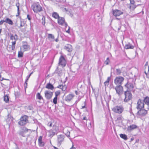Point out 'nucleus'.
<instances>
[{"mask_svg":"<svg viewBox=\"0 0 149 149\" xmlns=\"http://www.w3.org/2000/svg\"><path fill=\"white\" fill-rule=\"evenodd\" d=\"M1 30H2L1 29H0V33H1Z\"/></svg>","mask_w":149,"mask_h":149,"instance_id":"57","label":"nucleus"},{"mask_svg":"<svg viewBox=\"0 0 149 149\" xmlns=\"http://www.w3.org/2000/svg\"><path fill=\"white\" fill-rule=\"evenodd\" d=\"M5 22V20H1L0 21V25H2L3 23Z\"/></svg>","mask_w":149,"mask_h":149,"instance_id":"44","label":"nucleus"},{"mask_svg":"<svg viewBox=\"0 0 149 149\" xmlns=\"http://www.w3.org/2000/svg\"><path fill=\"white\" fill-rule=\"evenodd\" d=\"M52 17L55 19H58L59 17V14L56 12H53L52 14Z\"/></svg>","mask_w":149,"mask_h":149,"instance_id":"26","label":"nucleus"},{"mask_svg":"<svg viewBox=\"0 0 149 149\" xmlns=\"http://www.w3.org/2000/svg\"><path fill=\"white\" fill-rule=\"evenodd\" d=\"M109 62H110V60H109V58L108 57L107 58L106 60L104 61V63L106 65H107L109 64Z\"/></svg>","mask_w":149,"mask_h":149,"instance_id":"41","label":"nucleus"},{"mask_svg":"<svg viewBox=\"0 0 149 149\" xmlns=\"http://www.w3.org/2000/svg\"><path fill=\"white\" fill-rule=\"evenodd\" d=\"M74 97V95L72 94H69L65 97V100L67 102L70 101Z\"/></svg>","mask_w":149,"mask_h":149,"instance_id":"17","label":"nucleus"},{"mask_svg":"<svg viewBox=\"0 0 149 149\" xmlns=\"http://www.w3.org/2000/svg\"><path fill=\"white\" fill-rule=\"evenodd\" d=\"M111 77H107V80L104 82V84L105 86H108L109 82L111 80Z\"/></svg>","mask_w":149,"mask_h":149,"instance_id":"29","label":"nucleus"},{"mask_svg":"<svg viewBox=\"0 0 149 149\" xmlns=\"http://www.w3.org/2000/svg\"><path fill=\"white\" fill-rule=\"evenodd\" d=\"M85 106H82L81 109H84V108H85Z\"/></svg>","mask_w":149,"mask_h":149,"instance_id":"55","label":"nucleus"},{"mask_svg":"<svg viewBox=\"0 0 149 149\" xmlns=\"http://www.w3.org/2000/svg\"><path fill=\"white\" fill-rule=\"evenodd\" d=\"M31 8L35 13H38L43 11V7L38 2L34 3L31 6Z\"/></svg>","mask_w":149,"mask_h":149,"instance_id":"2","label":"nucleus"},{"mask_svg":"<svg viewBox=\"0 0 149 149\" xmlns=\"http://www.w3.org/2000/svg\"><path fill=\"white\" fill-rule=\"evenodd\" d=\"M20 26H22V25H20Z\"/></svg>","mask_w":149,"mask_h":149,"instance_id":"60","label":"nucleus"},{"mask_svg":"<svg viewBox=\"0 0 149 149\" xmlns=\"http://www.w3.org/2000/svg\"><path fill=\"white\" fill-rule=\"evenodd\" d=\"M28 116L26 115L22 116L20 118L19 121L18 122V124L21 126L25 125L28 122Z\"/></svg>","mask_w":149,"mask_h":149,"instance_id":"5","label":"nucleus"},{"mask_svg":"<svg viewBox=\"0 0 149 149\" xmlns=\"http://www.w3.org/2000/svg\"><path fill=\"white\" fill-rule=\"evenodd\" d=\"M36 97L37 99L39 100H41L43 99L42 96L41 95V94L39 93H38L36 95Z\"/></svg>","mask_w":149,"mask_h":149,"instance_id":"32","label":"nucleus"},{"mask_svg":"<svg viewBox=\"0 0 149 149\" xmlns=\"http://www.w3.org/2000/svg\"><path fill=\"white\" fill-rule=\"evenodd\" d=\"M45 88L52 90L54 88V87L52 84L49 83L46 85Z\"/></svg>","mask_w":149,"mask_h":149,"instance_id":"23","label":"nucleus"},{"mask_svg":"<svg viewBox=\"0 0 149 149\" xmlns=\"http://www.w3.org/2000/svg\"><path fill=\"white\" fill-rule=\"evenodd\" d=\"M49 136L50 137H52L54 136L55 134V133L56 132L53 131H52V130H50L49 131Z\"/></svg>","mask_w":149,"mask_h":149,"instance_id":"30","label":"nucleus"},{"mask_svg":"<svg viewBox=\"0 0 149 149\" xmlns=\"http://www.w3.org/2000/svg\"><path fill=\"white\" fill-rule=\"evenodd\" d=\"M134 140V138L133 137H132L131 139V141H133Z\"/></svg>","mask_w":149,"mask_h":149,"instance_id":"53","label":"nucleus"},{"mask_svg":"<svg viewBox=\"0 0 149 149\" xmlns=\"http://www.w3.org/2000/svg\"><path fill=\"white\" fill-rule=\"evenodd\" d=\"M121 70L119 68L116 69V73L117 75H119L121 73Z\"/></svg>","mask_w":149,"mask_h":149,"instance_id":"39","label":"nucleus"},{"mask_svg":"<svg viewBox=\"0 0 149 149\" xmlns=\"http://www.w3.org/2000/svg\"><path fill=\"white\" fill-rule=\"evenodd\" d=\"M144 72L146 75V77L149 79V66H148L147 67L145 68Z\"/></svg>","mask_w":149,"mask_h":149,"instance_id":"19","label":"nucleus"},{"mask_svg":"<svg viewBox=\"0 0 149 149\" xmlns=\"http://www.w3.org/2000/svg\"><path fill=\"white\" fill-rule=\"evenodd\" d=\"M70 149H76L74 147V145H72V147Z\"/></svg>","mask_w":149,"mask_h":149,"instance_id":"46","label":"nucleus"},{"mask_svg":"<svg viewBox=\"0 0 149 149\" xmlns=\"http://www.w3.org/2000/svg\"><path fill=\"white\" fill-rule=\"evenodd\" d=\"M57 22L59 25L61 26L65 25V26H68L63 17H59L58 19Z\"/></svg>","mask_w":149,"mask_h":149,"instance_id":"11","label":"nucleus"},{"mask_svg":"<svg viewBox=\"0 0 149 149\" xmlns=\"http://www.w3.org/2000/svg\"><path fill=\"white\" fill-rule=\"evenodd\" d=\"M64 48L66 51L69 52H71L72 50V46L70 44H67L65 46Z\"/></svg>","mask_w":149,"mask_h":149,"instance_id":"16","label":"nucleus"},{"mask_svg":"<svg viewBox=\"0 0 149 149\" xmlns=\"http://www.w3.org/2000/svg\"><path fill=\"white\" fill-rule=\"evenodd\" d=\"M42 23L43 25H45V17L43 16L42 19Z\"/></svg>","mask_w":149,"mask_h":149,"instance_id":"40","label":"nucleus"},{"mask_svg":"<svg viewBox=\"0 0 149 149\" xmlns=\"http://www.w3.org/2000/svg\"><path fill=\"white\" fill-rule=\"evenodd\" d=\"M116 19H118V20H120V19H118V18H116Z\"/></svg>","mask_w":149,"mask_h":149,"instance_id":"58","label":"nucleus"},{"mask_svg":"<svg viewBox=\"0 0 149 149\" xmlns=\"http://www.w3.org/2000/svg\"><path fill=\"white\" fill-rule=\"evenodd\" d=\"M124 108L121 105H117L112 109V110L115 113L120 114L124 111Z\"/></svg>","mask_w":149,"mask_h":149,"instance_id":"4","label":"nucleus"},{"mask_svg":"<svg viewBox=\"0 0 149 149\" xmlns=\"http://www.w3.org/2000/svg\"><path fill=\"white\" fill-rule=\"evenodd\" d=\"M23 56V53L21 51H19L18 52V57H22Z\"/></svg>","mask_w":149,"mask_h":149,"instance_id":"36","label":"nucleus"},{"mask_svg":"<svg viewBox=\"0 0 149 149\" xmlns=\"http://www.w3.org/2000/svg\"><path fill=\"white\" fill-rule=\"evenodd\" d=\"M75 92V93H76V95H78L77 91H76Z\"/></svg>","mask_w":149,"mask_h":149,"instance_id":"49","label":"nucleus"},{"mask_svg":"<svg viewBox=\"0 0 149 149\" xmlns=\"http://www.w3.org/2000/svg\"><path fill=\"white\" fill-rule=\"evenodd\" d=\"M149 109V107H148L146 109L142 108L138 109V111L137 113V115L140 118L145 117L147 114Z\"/></svg>","mask_w":149,"mask_h":149,"instance_id":"3","label":"nucleus"},{"mask_svg":"<svg viewBox=\"0 0 149 149\" xmlns=\"http://www.w3.org/2000/svg\"><path fill=\"white\" fill-rule=\"evenodd\" d=\"M60 88L61 89L62 91H65L67 89V86L66 85H60Z\"/></svg>","mask_w":149,"mask_h":149,"instance_id":"35","label":"nucleus"},{"mask_svg":"<svg viewBox=\"0 0 149 149\" xmlns=\"http://www.w3.org/2000/svg\"><path fill=\"white\" fill-rule=\"evenodd\" d=\"M55 41L56 42H58V38H56L55 39Z\"/></svg>","mask_w":149,"mask_h":149,"instance_id":"48","label":"nucleus"},{"mask_svg":"<svg viewBox=\"0 0 149 149\" xmlns=\"http://www.w3.org/2000/svg\"><path fill=\"white\" fill-rule=\"evenodd\" d=\"M83 120H86V117L85 116L83 118Z\"/></svg>","mask_w":149,"mask_h":149,"instance_id":"52","label":"nucleus"},{"mask_svg":"<svg viewBox=\"0 0 149 149\" xmlns=\"http://www.w3.org/2000/svg\"><path fill=\"white\" fill-rule=\"evenodd\" d=\"M4 100L6 103L9 102V98L7 95H5L4 97Z\"/></svg>","mask_w":149,"mask_h":149,"instance_id":"33","label":"nucleus"},{"mask_svg":"<svg viewBox=\"0 0 149 149\" xmlns=\"http://www.w3.org/2000/svg\"><path fill=\"white\" fill-rule=\"evenodd\" d=\"M116 93L119 95L123 94V88L121 85H117L115 88Z\"/></svg>","mask_w":149,"mask_h":149,"instance_id":"8","label":"nucleus"},{"mask_svg":"<svg viewBox=\"0 0 149 149\" xmlns=\"http://www.w3.org/2000/svg\"><path fill=\"white\" fill-rule=\"evenodd\" d=\"M5 22L10 25H12L13 24V22L12 20L8 18H6L5 20Z\"/></svg>","mask_w":149,"mask_h":149,"instance_id":"25","label":"nucleus"},{"mask_svg":"<svg viewBox=\"0 0 149 149\" xmlns=\"http://www.w3.org/2000/svg\"><path fill=\"white\" fill-rule=\"evenodd\" d=\"M52 131H53L55 132H57L59 130L58 126L56 124H54L53 125L52 129L51 130Z\"/></svg>","mask_w":149,"mask_h":149,"instance_id":"21","label":"nucleus"},{"mask_svg":"<svg viewBox=\"0 0 149 149\" xmlns=\"http://www.w3.org/2000/svg\"><path fill=\"white\" fill-rule=\"evenodd\" d=\"M66 61L63 55H61L59 58V64L63 67L65 66Z\"/></svg>","mask_w":149,"mask_h":149,"instance_id":"10","label":"nucleus"},{"mask_svg":"<svg viewBox=\"0 0 149 149\" xmlns=\"http://www.w3.org/2000/svg\"><path fill=\"white\" fill-rule=\"evenodd\" d=\"M64 138V136L63 135H60L58 136L57 140L58 142L59 143H61L63 142Z\"/></svg>","mask_w":149,"mask_h":149,"instance_id":"18","label":"nucleus"},{"mask_svg":"<svg viewBox=\"0 0 149 149\" xmlns=\"http://www.w3.org/2000/svg\"><path fill=\"white\" fill-rule=\"evenodd\" d=\"M147 64H148V62H147L146 63V64L145 65V67H146V65H147Z\"/></svg>","mask_w":149,"mask_h":149,"instance_id":"51","label":"nucleus"},{"mask_svg":"<svg viewBox=\"0 0 149 149\" xmlns=\"http://www.w3.org/2000/svg\"><path fill=\"white\" fill-rule=\"evenodd\" d=\"M124 78L121 76L116 77L114 79V83L116 85H121L124 81Z\"/></svg>","mask_w":149,"mask_h":149,"instance_id":"6","label":"nucleus"},{"mask_svg":"<svg viewBox=\"0 0 149 149\" xmlns=\"http://www.w3.org/2000/svg\"><path fill=\"white\" fill-rule=\"evenodd\" d=\"M137 126L136 125L134 124L128 127L127 130L128 131H130L134 129L137 128Z\"/></svg>","mask_w":149,"mask_h":149,"instance_id":"20","label":"nucleus"},{"mask_svg":"<svg viewBox=\"0 0 149 149\" xmlns=\"http://www.w3.org/2000/svg\"><path fill=\"white\" fill-rule=\"evenodd\" d=\"M112 12L113 15L115 17L119 16L123 14V12L118 9L112 10Z\"/></svg>","mask_w":149,"mask_h":149,"instance_id":"12","label":"nucleus"},{"mask_svg":"<svg viewBox=\"0 0 149 149\" xmlns=\"http://www.w3.org/2000/svg\"><path fill=\"white\" fill-rule=\"evenodd\" d=\"M60 94L61 92L60 91H56L55 92V97H58V96Z\"/></svg>","mask_w":149,"mask_h":149,"instance_id":"38","label":"nucleus"},{"mask_svg":"<svg viewBox=\"0 0 149 149\" xmlns=\"http://www.w3.org/2000/svg\"><path fill=\"white\" fill-rule=\"evenodd\" d=\"M38 145L40 147H43L45 145V143L42 141V137L40 136L38 139Z\"/></svg>","mask_w":149,"mask_h":149,"instance_id":"14","label":"nucleus"},{"mask_svg":"<svg viewBox=\"0 0 149 149\" xmlns=\"http://www.w3.org/2000/svg\"><path fill=\"white\" fill-rule=\"evenodd\" d=\"M134 48V46L130 44H126L125 47V48L126 49H133Z\"/></svg>","mask_w":149,"mask_h":149,"instance_id":"28","label":"nucleus"},{"mask_svg":"<svg viewBox=\"0 0 149 149\" xmlns=\"http://www.w3.org/2000/svg\"><path fill=\"white\" fill-rule=\"evenodd\" d=\"M146 104L148 107H149V97L147 96L145 97L143 100H142L141 99H139L137 101L136 104V108L139 109L142 108H144V103Z\"/></svg>","mask_w":149,"mask_h":149,"instance_id":"1","label":"nucleus"},{"mask_svg":"<svg viewBox=\"0 0 149 149\" xmlns=\"http://www.w3.org/2000/svg\"><path fill=\"white\" fill-rule=\"evenodd\" d=\"M130 3L128 5L129 8L132 10H134L136 8V6L135 5V1L134 0H130Z\"/></svg>","mask_w":149,"mask_h":149,"instance_id":"13","label":"nucleus"},{"mask_svg":"<svg viewBox=\"0 0 149 149\" xmlns=\"http://www.w3.org/2000/svg\"><path fill=\"white\" fill-rule=\"evenodd\" d=\"M22 47L24 51H27L30 49L29 46L27 45H23Z\"/></svg>","mask_w":149,"mask_h":149,"instance_id":"27","label":"nucleus"},{"mask_svg":"<svg viewBox=\"0 0 149 149\" xmlns=\"http://www.w3.org/2000/svg\"><path fill=\"white\" fill-rule=\"evenodd\" d=\"M16 6H17V7L18 15H16V16L17 17V16H18L20 14V11L19 10V3L18 2V3H16Z\"/></svg>","mask_w":149,"mask_h":149,"instance_id":"34","label":"nucleus"},{"mask_svg":"<svg viewBox=\"0 0 149 149\" xmlns=\"http://www.w3.org/2000/svg\"><path fill=\"white\" fill-rule=\"evenodd\" d=\"M122 116L121 115H120V117L117 118L118 120H121L122 119Z\"/></svg>","mask_w":149,"mask_h":149,"instance_id":"45","label":"nucleus"},{"mask_svg":"<svg viewBox=\"0 0 149 149\" xmlns=\"http://www.w3.org/2000/svg\"><path fill=\"white\" fill-rule=\"evenodd\" d=\"M25 130H26V131H28V129L27 128H26V127H25Z\"/></svg>","mask_w":149,"mask_h":149,"instance_id":"56","label":"nucleus"},{"mask_svg":"<svg viewBox=\"0 0 149 149\" xmlns=\"http://www.w3.org/2000/svg\"><path fill=\"white\" fill-rule=\"evenodd\" d=\"M120 136L121 138L125 140H126L127 139V136L125 134H120Z\"/></svg>","mask_w":149,"mask_h":149,"instance_id":"31","label":"nucleus"},{"mask_svg":"<svg viewBox=\"0 0 149 149\" xmlns=\"http://www.w3.org/2000/svg\"><path fill=\"white\" fill-rule=\"evenodd\" d=\"M10 39L12 40H14V41H15L16 42L18 39V36L16 34H15L14 36L12 34L10 37Z\"/></svg>","mask_w":149,"mask_h":149,"instance_id":"24","label":"nucleus"},{"mask_svg":"<svg viewBox=\"0 0 149 149\" xmlns=\"http://www.w3.org/2000/svg\"><path fill=\"white\" fill-rule=\"evenodd\" d=\"M47 38L49 40L51 41H54V36L52 34H48Z\"/></svg>","mask_w":149,"mask_h":149,"instance_id":"22","label":"nucleus"},{"mask_svg":"<svg viewBox=\"0 0 149 149\" xmlns=\"http://www.w3.org/2000/svg\"><path fill=\"white\" fill-rule=\"evenodd\" d=\"M66 32L68 33H69V32H70V30H69V29H68V30L67 31H66Z\"/></svg>","mask_w":149,"mask_h":149,"instance_id":"50","label":"nucleus"},{"mask_svg":"<svg viewBox=\"0 0 149 149\" xmlns=\"http://www.w3.org/2000/svg\"><path fill=\"white\" fill-rule=\"evenodd\" d=\"M31 73L30 74V75L29 76V77L31 75Z\"/></svg>","mask_w":149,"mask_h":149,"instance_id":"59","label":"nucleus"},{"mask_svg":"<svg viewBox=\"0 0 149 149\" xmlns=\"http://www.w3.org/2000/svg\"><path fill=\"white\" fill-rule=\"evenodd\" d=\"M58 97H55L53 100V102L55 104H57Z\"/></svg>","mask_w":149,"mask_h":149,"instance_id":"37","label":"nucleus"},{"mask_svg":"<svg viewBox=\"0 0 149 149\" xmlns=\"http://www.w3.org/2000/svg\"><path fill=\"white\" fill-rule=\"evenodd\" d=\"M125 98L124 99L125 102H127L132 98V94L129 91H127L125 92Z\"/></svg>","mask_w":149,"mask_h":149,"instance_id":"7","label":"nucleus"},{"mask_svg":"<svg viewBox=\"0 0 149 149\" xmlns=\"http://www.w3.org/2000/svg\"><path fill=\"white\" fill-rule=\"evenodd\" d=\"M47 125L50 127H52L53 125V122L52 121L49 122L48 123Z\"/></svg>","mask_w":149,"mask_h":149,"instance_id":"42","label":"nucleus"},{"mask_svg":"<svg viewBox=\"0 0 149 149\" xmlns=\"http://www.w3.org/2000/svg\"><path fill=\"white\" fill-rule=\"evenodd\" d=\"M28 79H28H26V81H25V84H26V85L27 84V81Z\"/></svg>","mask_w":149,"mask_h":149,"instance_id":"47","label":"nucleus"},{"mask_svg":"<svg viewBox=\"0 0 149 149\" xmlns=\"http://www.w3.org/2000/svg\"><path fill=\"white\" fill-rule=\"evenodd\" d=\"M4 79L3 78H2L1 79L0 78V80L1 81H2Z\"/></svg>","mask_w":149,"mask_h":149,"instance_id":"54","label":"nucleus"},{"mask_svg":"<svg viewBox=\"0 0 149 149\" xmlns=\"http://www.w3.org/2000/svg\"><path fill=\"white\" fill-rule=\"evenodd\" d=\"M44 94L45 98L49 100L52 98L53 93L50 90H47L45 91Z\"/></svg>","mask_w":149,"mask_h":149,"instance_id":"9","label":"nucleus"},{"mask_svg":"<svg viewBox=\"0 0 149 149\" xmlns=\"http://www.w3.org/2000/svg\"><path fill=\"white\" fill-rule=\"evenodd\" d=\"M16 42L15 41H13L12 42L11 46L8 48V51L9 52H12L15 49Z\"/></svg>","mask_w":149,"mask_h":149,"instance_id":"15","label":"nucleus"},{"mask_svg":"<svg viewBox=\"0 0 149 149\" xmlns=\"http://www.w3.org/2000/svg\"><path fill=\"white\" fill-rule=\"evenodd\" d=\"M27 18L28 19L29 21H30L31 19V16L29 14H28L27 15Z\"/></svg>","mask_w":149,"mask_h":149,"instance_id":"43","label":"nucleus"}]
</instances>
